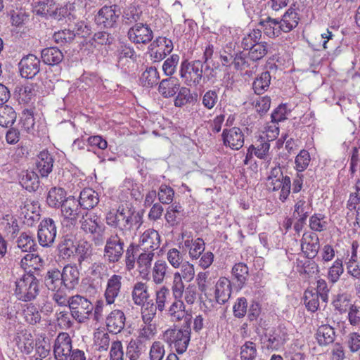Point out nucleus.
Here are the masks:
<instances>
[{"mask_svg": "<svg viewBox=\"0 0 360 360\" xmlns=\"http://www.w3.org/2000/svg\"><path fill=\"white\" fill-rule=\"evenodd\" d=\"M105 221L110 227L121 231L131 230L134 225L139 227L143 223L141 214L130 203L120 204L116 210H109Z\"/></svg>", "mask_w": 360, "mask_h": 360, "instance_id": "f257e3e1", "label": "nucleus"}, {"mask_svg": "<svg viewBox=\"0 0 360 360\" xmlns=\"http://www.w3.org/2000/svg\"><path fill=\"white\" fill-rule=\"evenodd\" d=\"M80 273L75 264L64 266L62 271L56 267L49 269L44 278L66 288L68 291L74 290L79 283Z\"/></svg>", "mask_w": 360, "mask_h": 360, "instance_id": "f03ea898", "label": "nucleus"}, {"mask_svg": "<svg viewBox=\"0 0 360 360\" xmlns=\"http://www.w3.org/2000/svg\"><path fill=\"white\" fill-rule=\"evenodd\" d=\"M80 229L86 233L94 236V242L96 245H101L103 243L102 235L105 231V226L101 221L100 217L95 213L84 211L79 219Z\"/></svg>", "mask_w": 360, "mask_h": 360, "instance_id": "7ed1b4c3", "label": "nucleus"}, {"mask_svg": "<svg viewBox=\"0 0 360 360\" xmlns=\"http://www.w3.org/2000/svg\"><path fill=\"white\" fill-rule=\"evenodd\" d=\"M39 292V281L32 274H24L15 282V295L19 300H34Z\"/></svg>", "mask_w": 360, "mask_h": 360, "instance_id": "20e7f679", "label": "nucleus"}, {"mask_svg": "<svg viewBox=\"0 0 360 360\" xmlns=\"http://www.w3.org/2000/svg\"><path fill=\"white\" fill-rule=\"evenodd\" d=\"M204 63L200 60L181 62L179 75L186 85L197 86L201 82L202 78Z\"/></svg>", "mask_w": 360, "mask_h": 360, "instance_id": "39448f33", "label": "nucleus"}, {"mask_svg": "<svg viewBox=\"0 0 360 360\" xmlns=\"http://www.w3.org/2000/svg\"><path fill=\"white\" fill-rule=\"evenodd\" d=\"M72 319L78 323H85L92 314L94 305L86 297L80 295L70 296L68 306Z\"/></svg>", "mask_w": 360, "mask_h": 360, "instance_id": "423d86ee", "label": "nucleus"}, {"mask_svg": "<svg viewBox=\"0 0 360 360\" xmlns=\"http://www.w3.org/2000/svg\"><path fill=\"white\" fill-rule=\"evenodd\" d=\"M190 337L191 329L188 327L174 328L165 330L162 339L168 345L173 346L179 354H183L188 346Z\"/></svg>", "mask_w": 360, "mask_h": 360, "instance_id": "0eeeda50", "label": "nucleus"}, {"mask_svg": "<svg viewBox=\"0 0 360 360\" xmlns=\"http://www.w3.org/2000/svg\"><path fill=\"white\" fill-rule=\"evenodd\" d=\"M124 242L117 233L112 234L105 240L103 257L109 264L120 261L124 252Z\"/></svg>", "mask_w": 360, "mask_h": 360, "instance_id": "6e6552de", "label": "nucleus"}, {"mask_svg": "<svg viewBox=\"0 0 360 360\" xmlns=\"http://www.w3.org/2000/svg\"><path fill=\"white\" fill-rule=\"evenodd\" d=\"M83 213L79 202L74 197L67 198L61 205L63 221L68 224L75 226Z\"/></svg>", "mask_w": 360, "mask_h": 360, "instance_id": "1a4fd4ad", "label": "nucleus"}, {"mask_svg": "<svg viewBox=\"0 0 360 360\" xmlns=\"http://www.w3.org/2000/svg\"><path fill=\"white\" fill-rule=\"evenodd\" d=\"M127 37L134 44H147L153 39V32L148 25L139 22L129 29Z\"/></svg>", "mask_w": 360, "mask_h": 360, "instance_id": "9d476101", "label": "nucleus"}, {"mask_svg": "<svg viewBox=\"0 0 360 360\" xmlns=\"http://www.w3.org/2000/svg\"><path fill=\"white\" fill-rule=\"evenodd\" d=\"M72 349V341L68 333H60L55 339L53 354L56 360H68Z\"/></svg>", "mask_w": 360, "mask_h": 360, "instance_id": "9b49d317", "label": "nucleus"}, {"mask_svg": "<svg viewBox=\"0 0 360 360\" xmlns=\"http://www.w3.org/2000/svg\"><path fill=\"white\" fill-rule=\"evenodd\" d=\"M120 11L115 5L102 7L95 17L96 23L104 28L114 27L117 22Z\"/></svg>", "mask_w": 360, "mask_h": 360, "instance_id": "f8f14e48", "label": "nucleus"}, {"mask_svg": "<svg viewBox=\"0 0 360 360\" xmlns=\"http://www.w3.org/2000/svg\"><path fill=\"white\" fill-rule=\"evenodd\" d=\"M56 233V226L53 219H43L39 226L37 233L39 244L43 247L50 246L55 240Z\"/></svg>", "mask_w": 360, "mask_h": 360, "instance_id": "ddd939ff", "label": "nucleus"}, {"mask_svg": "<svg viewBox=\"0 0 360 360\" xmlns=\"http://www.w3.org/2000/svg\"><path fill=\"white\" fill-rule=\"evenodd\" d=\"M122 279L121 275L113 274L107 280L103 293L106 305L115 304L116 299L120 295Z\"/></svg>", "mask_w": 360, "mask_h": 360, "instance_id": "4468645a", "label": "nucleus"}, {"mask_svg": "<svg viewBox=\"0 0 360 360\" xmlns=\"http://www.w3.org/2000/svg\"><path fill=\"white\" fill-rule=\"evenodd\" d=\"M19 70L22 77L32 79L40 71V60L36 56L29 54L20 60Z\"/></svg>", "mask_w": 360, "mask_h": 360, "instance_id": "2eb2a0df", "label": "nucleus"}, {"mask_svg": "<svg viewBox=\"0 0 360 360\" xmlns=\"http://www.w3.org/2000/svg\"><path fill=\"white\" fill-rule=\"evenodd\" d=\"M160 245V236L159 233L154 229L145 231L140 236L137 250L143 252L157 250Z\"/></svg>", "mask_w": 360, "mask_h": 360, "instance_id": "dca6fc26", "label": "nucleus"}, {"mask_svg": "<svg viewBox=\"0 0 360 360\" xmlns=\"http://www.w3.org/2000/svg\"><path fill=\"white\" fill-rule=\"evenodd\" d=\"M224 145L233 150H239L244 145V134L239 127L225 129L222 132Z\"/></svg>", "mask_w": 360, "mask_h": 360, "instance_id": "f3484780", "label": "nucleus"}, {"mask_svg": "<svg viewBox=\"0 0 360 360\" xmlns=\"http://www.w3.org/2000/svg\"><path fill=\"white\" fill-rule=\"evenodd\" d=\"M301 248L307 258H314L320 248L319 238L317 234L312 231L304 232L301 240Z\"/></svg>", "mask_w": 360, "mask_h": 360, "instance_id": "a211bd4d", "label": "nucleus"}, {"mask_svg": "<svg viewBox=\"0 0 360 360\" xmlns=\"http://www.w3.org/2000/svg\"><path fill=\"white\" fill-rule=\"evenodd\" d=\"M126 316L120 309L112 310L105 317V326L108 331L112 334L120 333L125 326Z\"/></svg>", "mask_w": 360, "mask_h": 360, "instance_id": "6ab92c4d", "label": "nucleus"}, {"mask_svg": "<svg viewBox=\"0 0 360 360\" xmlns=\"http://www.w3.org/2000/svg\"><path fill=\"white\" fill-rule=\"evenodd\" d=\"M44 284L49 290L53 292V301L59 307H68L70 297L67 293V289L56 283L44 278Z\"/></svg>", "mask_w": 360, "mask_h": 360, "instance_id": "aec40b11", "label": "nucleus"}, {"mask_svg": "<svg viewBox=\"0 0 360 360\" xmlns=\"http://www.w3.org/2000/svg\"><path fill=\"white\" fill-rule=\"evenodd\" d=\"M288 340V334L285 327L279 326L269 334L266 347L268 349L278 350Z\"/></svg>", "mask_w": 360, "mask_h": 360, "instance_id": "412c9836", "label": "nucleus"}, {"mask_svg": "<svg viewBox=\"0 0 360 360\" xmlns=\"http://www.w3.org/2000/svg\"><path fill=\"white\" fill-rule=\"evenodd\" d=\"M54 160L47 151H41L37 156L36 167L41 177H46L52 172Z\"/></svg>", "mask_w": 360, "mask_h": 360, "instance_id": "4be33fe9", "label": "nucleus"}, {"mask_svg": "<svg viewBox=\"0 0 360 360\" xmlns=\"http://www.w3.org/2000/svg\"><path fill=\"white\" fill-rule=\"evenodd\" d=\"M300 18L295 9L292 7L288 8L279 22V30L288 33L295 28L299 23Z\"/></svg>", "mask_w": 360, "mask_h": 360, "instance_id": "5701e85b", "label": "nucleus"}, {"mask_svg": "<svg viewBox=\"0 0 360 360\" xmlns=\"http://www.w3.org/2000/svg\"><path fill=\"white\" fill-rule=\"evenodd\" d=\"M215 299L221 304H224L230 298L231 287L230 281L224 277L220 278L215 285Z\"/></svg>", "mask_w": 360, "mask_h": 360, "instance_id": "b1692460", "label": "nucleus"}, {"mask_svg": "<svg viewBox=\"0 0 360 360\" xmlns=\"http://www.w3.org/2000/svg\"><path fill=\"white\" fill-rule=\"evenodd\" d=\"M77 200L83 210H91L98 205V194L93 189L86 188L81 191Z\"/></svg>", "mask_w": 360, "mask_h": 360, "instance_id": "393cba45", "label": "nucleus"}, {"mask_svg": "<svg viewBox=\"0 0 360 360\" xmlns=\"http://www.w3.org/2000/svg\"><path fill=\"white\" fill-rule=\"evenodd\" d=\"M139 255L136 258L138 269L141 274L148 275L152 268V262L154 259L155 252L137 250Z\"/></svg>", "mask_w": 360, "mask_h": 360, "instance_id": "a878e982", "label": "nucleus"}, {"mask_svg": "<svg viewBox=\"0 0 360 360\" xmlns=\"http://www.w3.org/2000/svg\"><path fill=\"white\" fill-rule=\"evenodd\" d=\"M19 179L22 186L29 191H35L39 187V176L33 171H22Z\"/></svg>", "mask_w": 360, "mask_h": 360, "instance_id": "bb28decb", "label": "nucleus"}, {"mask_svg": "<svg viewBox=\"0 0 360 360\" xmlns=\"http://www.w3.org/2000/svg\"><path fill=\"white\" fill-rule=\"evenodd\" d=\"M15 340L18 349L22 353L30 354L32 352L35 343L34 337L27 330H22L18 333Z\"/></svg>", "mask_w": 360, "mask_h": 360, "instance_id": "cd10ccee", "label": "nucleus"}, {"mask_svg": "<svg viewBox=\"0 0 360 360\" xmlns=\"http://www.w3.org/2000/svg\"><path fill=\"white\" fill-rule=\"evenodd\" d=\"M42 61L48 65H56L62 62L64 56L63 52L56 47H48L41 52Z\"/></svg>", "mask_w": 360, "mask_h": 360, "instance_id": "c85d7f7f", "label": "nucleus"}, {"mask_svg": "<svg viewBox=\"0 0 360 360\" xmlns=\"http://www.w3.org/2000/svg\"><path fill=\"white\" fill-rule=\"evenodd\" d=\"M178 80L172 77L162 79L159 85V92L165 98L174 96L179 89Z\"/></svg>", "mask_w": 360, "mask_h": 360, "instance_id": "c756f323", "label": "nucleus"}, {"mask_svg": "<svg viewBox=\"0 0 360 360\" xmlns=\"http://www.w3.org/2000/svg\"><path fill=\"white\" fill-rule=\"evenodd\" d=\"M169 266L167 262L162 259H158L155 262L151 268L153 282L156 285L162 284L167 276Z\"/></svg>", "mask_w": 360, "mask_h": 360, "instance_id": "7c9ffc66", "label": "nucleus"}, {"mask_svg": "<svg viewBox=\"0 0 360 360\" xmlns=\"http://www.w3.org/2000/svg\"><path fill=\"white\" fill-rule=\"evenodd\" d=\"M316 335L318 343L321 346H326L333 343L335 338V330L329 325L319 326Z\"/></svg>", "mask_w": 360, "mask_h": 360, "instance_id": "2f4dec72", "label": "nucleus"}, {"mask_svg": "<svg viewBox=\"0 0 360 360\" xmlns=\"http://www.w3.org/2000/svg\"><path fill=\"white\" fill-rule=\"evenodd\" d=\"M184 245L188 249L189 256L193 260L199 259L205 249V242L201 238H198L194 240H186Z\"/></svg>", "mask_w": 360, "mask_h": 360, "instance_id": "473e14b6", "label": "nucleus"}, {"mask_svg": "<svg viewBox=\"0 0 360 360\" xmlns=\"http://www.w3.org/2000/svg\"><path fill=\"white\" fill-rule=\"evenodd\" d=\"M132 300L137 306L148 300L149 293L146 283L137 282L134 284L131 292Z\"/></svg>", "mask_w": 360, "mask_h": 360, "instance_id": "72a5a7b5", "label": "nucleus"}, {"mask_svg": "<svg viewBox=\"0 0 360 360\" xmlns=\"http://www.w3.org/2000/svg\"><path fill=\"white\" fill-rule=\"evenodd\" d=\"M311 210V203L307 202L306 197L300 195L295 200L293 216L300 217L301 221H306Z\"/></svg>", "mask_w": 360, "mask_h": 360, "instance_id": "f704fd0d", "label": "nucleus"}, {"mask_svg": "<svg viewBox=\"0 0 360 360\" xmlns=\"http://www.w3.org/2000/svg\"><path fill=\"white\" fill-rule=\"evenodd\" d=\"M271 76L268 71L262 72L258 77H257L253 83L252 89L254 92L260 95L266 91L271 84Z\"/></svg>", "mask_w": 360, "mask_h": 360, "instance_id": "c9c22d12", "label": "nucleus"}, {"mask_svg": "<svg viewBox=\"0 0 360 360\" xmlns=\"http://www.w3.org/2000/svg\"><path fill=\"white\" fill-rule=\"evenodd\" d=\"M186 307L181 299H174L167 310V315L173 321H179L183 319L186 315Z\"/></svg>", "mask_w": 360, "mask_h": 360, "instance_id": "e433bc0d", "label": "nucleus"}, {"mask_svg": "<svg viewBox=\"0 0 360 360\" xmlns=\"http://www.w3.org/2000/svg\"><path fill=\"white\" fill-rule=\"evenodd\" d=\"M146 349V345L139 340H131L127 347L126 356L129 360H138Z\"/></svg>", "mask_w": 360, "mask_h": 360, "instance_id": "4c0bfd02", "label": "nucleus"}, {"mask_svg": "<svg viewBox=\"0 0 360 360\" xmlns=\"http://www.w3.org/2000/svg\"><path fill=\"white\" fill-rule=\"evenodd\" d=\"M117 61L119 64L124 65L129 60L136 62L137 55L134 49L129 44H122L117 51Z\"/></svg>", "mask_w": 360, "mask_h": 360, "instance_id": "58836bf2", "label": "nucleus"}, {"mask_svg": "<svg viewBox=\"0 0 360 360\" xmlns=\"http://www.w3.org/2000/svg\"><path fill=\"white\" fill-rule=\"evenodd\" d=\"M15 93L20 103H28L36 96L35 85L27 84L17 86Z\"/></svg>", "mask_w": 360, "mask_h": 360, "instance_id": "ea45409f", "label": "nucleus"}, {"mask_svg": "<svg viewBox=\"0 0 360 360\" xmlns=\"http://www.w3.org/2000/svg\"><path fill=\"white\" fill-rule=\"evenodd\" d=\"M139 306L141 307V314L143 322L144 323H151L158 311L157 305L153 300H149Z\"/></svg>", "mask_w": 360, "mask_h": 360, "instance_id": "a19ab883", "label": "nucleus"}, {"mask_svg": "<svg viewBox=\"0 0 360 360\" xmlns=\"http://www.w3.org/2000/svg\"><path fill=\"white\" fill-rule=\"evenodd\" d=\"M65 191L62 188H52L48 193L47 203L50 207H61L62 203L65 200Z\"/></svg>", "mask_w": 360, "mask_h": 360, "instance_id": "79ce46f5", "label": "nucleus"}, {"mask_svg": "<svg viewBox=\"0 0 360 360\" xmlns=\"http://www.w3.org/2000/svg\"><path fill=\"white\" fill-rule=\"evenodd\" d=\"M160 75L155 67H149L142 73L140 81L143 86L152 87L158 83Z\"/></svg>", "mask_w": 360, "mask_h": 360, "instance_id": "37998d69", "label": "nucleus"}, {"mask_svg": "<svg viewBox=\"0 0 360 360\" xmlns=\"http://www.w3.org/2000/svg\"><path fill=\"white\" fill-rule=\"evenodd\" d=\"M271 46L266 42H259L250 47L248 56L251 60L257 61L263 58L270 51Z\"/></svg>", "mask_w": 360, "mask_h": 360, "instance_id": "c03bdc74", "label": "nucleus"}, {"mask_svg": "<svg viewBox=\"0 0 360 360\" xmlns=\"http://www.w3.org/2000/svg\"><path fill=\"white\" fill-rule=\"evenodd\" d=\"M16 112L13 108L5 105L0 106V125L8 127L14 124L16 120Z\"/></svg>", "mask_w": 360, "mask_h": 360, "instance_id": "a18cd8bd", "label": "nucleus"}, {"mask_svg": "<svg viewBox=\"0 0 360 360\" xmlns=\"http://www.w3.org/2000/svg\"><path fill=\"white\" fill-rule=\"evenodd\" d=\"M332 304L340 314L345 313L351 306L349 296L346 293H338L333 298Z\"/></svg>", "mask_w": 360, "mask_h": 360, "instance_id": "49530a36", "label": "nucleus"}, {"mask_svg": "<svg viewBox=\"0 0 360 360\" xmlns=\"http://www.w3.org/2000/svg\"><path fill=\"white\" fill-rule=\"evenodd\" d=\"M182 212L183 209L179 204H172L167 210L165 219L171 226L176 225L182 219Z\"/></svg>", "mask_w": 360, "mask_h": 360, "instance_id": "de8ad7c7", "label": "nucleus"}, {"mask_svg": "<svg viewBox=\"0 0 360 360\" xmlns=\"http://www.w3.org/2000/svg\"><path fill=\"white\" fill-rule=\"evenodd\" d=\"M231 273L238 285L241 287L247 281L249 274L248 267L245 264L239 262L233 266Z\"/></svg>", "mask_w": 360, "mask_h": 360, "instance_id": "09e8293b", "label": "nucleus"}, {"mask_svg": "<svg viewBox=\"0 0 360 360\" xmlns=\"http://www.w3.org/2000/svg\"><path fill=\"white\" fill-rule=\"evenodd\" d=\"M264 30L265 34L269 37H278L281 30H279V22L278 20L268 17L264 20H261L259 22Z\"/></svg>", "mask_w": 360, "mask_h": 360, "instance_id": "8fccbe9b", "label": "nucleus"}, {"mask_svg": "<svg viewBox=\"0 0 360 360\" xmlns=\"http://www.w3.org/2000/svg\"><path fill=\"white\" fill-rule=\"evenodd\" d=\"M309 228L315 232H322L327 229L328 222L324 214L315 213L309 217Z\"/></svg>", "mask_w": 360, "mask_h": 360, "instance_id": "3c124183", "label": "nucleus"}, {"mask_svg": "<svg viewBox=\"0 0 360 360\" xmlns=\"http://www.w3.org/2000/svg\"><path fill=\"white\" fill-rule=\"evenodd\" d=\"M155 302L154 303L158 307V311L162 313L165 310L166 304L170 297L169 289L167 286L162 285L155 291Z\"/></svg>", "mask_w": 360, "mask_h": 360, "instance_id": "603ef678", "label": "nucleus"}, {"mask_svg": "<svg viewBox=\"0 0 360 360\" xmlns=\"http://www.w3.org/2000/svg\"><path fill=\"white\" fill-rule=\"evenodd\" d=\"M17 245L22 252H31L35 250L36 243L30 233L23 232L17 240Z\"/></svg>", "mask_w": 360, "mask_h": 360, "instance_id": "864d4df0", "label": "nucleus"}, {"mask_svg": "<svg viewBox=\"0 0 360 360\" xmlns=\"http://www.w3.org/2000/svg\"><path fill=\"white\" fill-rule=\"evenodd\" d=\"M285 176H283L280 167H274L268 177L269 184L273 191H278Z\"/></svg>", "mask_w": 360, "mask_h": 360, "instance_id": "5fc2aeb1", "label": "nucleus"}, {"mask_svg": "<svg viewBox=\"0 0 360 360\" xmlns=\"http://www.w3.org/2000/svg\"><path fill=\"white\" fill-rule=\"evenodd\" d=\"M198 290L207 295V292L214 285V281L210 277L208 271L199 272L195 279Z\"/></svg>", "mask_w": 360, "mask_h": 360, "instance_id": "6e6d98bb", "label": "nucleus"}, {"mask_svg": "<svg viewBox=\"0 0 360 360\" xmlns=\"http://www.w3.org/2000/svg\"><path fill=\"white\" fill-rule=\"evenodd\" d=\"M25 321L30 324L35 325L41 321V314L38 309L33 304H27L22 311Z\"/></svg>", "mask_w": 360, "mask_h": 360, "instance_id": "4d7b16f0", "label": "nucleus"}, {"mask_svg": "<svg viewBox=\"0 0 360 360\" xmlns=\"http://www.w3.org/2000/svg\"><path fill=\"white\" fill-rule=\"evenodd\" d=\"M262 31L259 29H254L247 34L243 39L242 47L248 50L250 47L260 42Z\"/></svg>", "mask_w": 360, "mask_h": 360, "instance_id": "13d9d810", "label": "nucleus"}, {"mask_svg": "<svg viewBox=\"0 0 360 360\" xmlns=\"http://www.w3.org/2000/svg\"><path fill=\"white\" fill-rule=\"evenodd\" d=\"M319 294L312 290H306L304 292V304L307 309L311 312H315L319 307Z\"/></svg>", "mask_w": 360, "mask_h": 360, "instance_id": "bf43d9fd", "label": "nucleus"}, {"mask_svg": "<svg viewBox=\"0 0 360 360\" xmlns=\"http://www.w3.org/2000/svg\"><path fill=\"white\" fill-rule=\"evenodd\" d=\"M343 273L342 261L341 259H337L328 269V278L332 283H335Z\"/></svg>", "mask_w": 360, "mask_h": 360, "instance_id": "052dcab7", "label": "nucleus"}, {"mask_svg": "<svg viewBox=\"0 0 360 360\" xmlns=\"http://www.w3.org/2000/svg\"><path fill=\"white\" fill-rule=\"evenodd\" d=\"M57 325L60 329L67 330L73 326L70 311L62 310L56 313Z\"/></svg>", "mask_w": 360, "mask_h": 360, "instance_id": "680f3d73", "label": "nucleus"}, {"mask_svg": "<svg viewBox=\"0 0 360 360\" xmlns=\"http://www.w3.org/2000/svg\"><path fill=\"white\" fill-rule=\"evenodd\" d=\"M167 259L174 269H179L184 263V254L176 248H171L167 252Z\"/></svg>", "mask_w": 360, "mask_h": 360, "instance_id": "e2e57ef3", "label": "nucleus"}, {"mask_svg": "<svg viewBox=\"0 0 360 360\" xmlns=\"http://www.w3.org/2000/svg\"><path fill=\"white\" fill-rule=\"evenodd\" d=\"M43 259L38 255L34 253H27L21 259L22 265H26L32 267L34 269H40L44 265Z\"/></svg>", "mask_w": 360, "mask_h": 360, "instance_id": "0e129e2a", "label": "nucleus"}, {"mask_svg": "<svg viewBox=\"0 0 360 360\" xmlns=\"http://www.w3.org/2000/svg\"><path fill=\"white\" fill-rule=\"evenodd\" d=\"M346 345L352 353L359 352V358L360 359V333L358 332H352L346 337Z\"/></svg>", "mask_w": 360, "mask_h": 360, "instance_id": "69168bd1", "label": "nucleus"}, {"mask_svg": "<svg viewBox=\"0 0 360 360\" xmlns=\"http://www.w3.org/2000/svg\"><path fill=\"white\" fill-rule=\"evenodd\" d=\"M165 355V347L160 341H155L150 347V360H162Z\"/></svg>", "mask_w": 360, "mask_h": 360, "instance_id": "338daca9", "label": "nucleus"}, {"mask_svg": "<svg viewBox=\"0 0 360 360\" xmlns=\"http://www.w3.org/2000/svg\"><path fill=\"white\" fill-rule=\"evenodd\" d=\"M257 356L255 344L252 342H246L240 348L241 360H255Z\"/></svg>", "mask_w": 360, "mask_h": 360, "instance_id": "774afa93", "label": "nucleus"}]
</instances>
